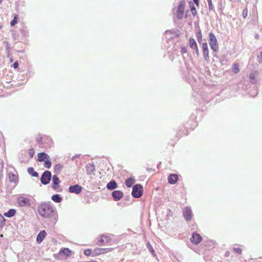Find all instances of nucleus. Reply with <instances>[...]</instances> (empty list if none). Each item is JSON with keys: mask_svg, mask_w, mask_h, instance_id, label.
I'll return each instance as SVG.
<instances>
[{"mask_svg": "<svg viewBox=\"0 0 262 262\" xmlns=\"http://www.w3.org/2000/svg\"><path fill=\"white\" fill-rule=\"evenodd\" d=\"M168 180L170 184H174L178 181V176L176 174H172L168 177Z\"/></svg>", "mask_w": 262, "mask_h": 262, "instance_id": "nucleus-18", "label": "nucleus"}, {"mask_svg": "<svg viewBox=\"0 0 262 262\" xmlns=\"http://www.w3.org/2000/svg\"><path fill=\"white\" fill-rule=\"evenodd\" d=\"M189 45L191 49H193L197 47L195 40L193 38H190L189 39Z\"/></svg>", "mask_w": 262, "mask_h": 262, "instance_id": "nucleus-25", "label": "nucleus"}, {"mask_svg": "<svg viewBox=\"0 0 262 262\" xmlns=\"http://www.w3.org/2000/svg\"><path fill=\"white\" fill-rule=\"evenodd\" d=\"M242 15H243V17L244 18L247 17V16L248 15V10L247 9L243 10Z\"/></svg>", "mask_w": 262, "mask_h": 262, "instance_id": "nucleus-34", "label": "nucleus"}, {"mask_svg": "<svg viewBox=\"0 0 262 262\" xmlns=\"http://www.w3.org/2000/svg\"><path fill=\"white\" fill-rule=\"evenodd\" d=\"M147 248L148 249V250L151 252V254L153 255V256L156 257V253L155 251L154 248L150 245V244L149 242H147Z\"/></svg>", "mask_w": 262, "mask_h": 262, "instance_id": "nucleus-27", "label": "nucleus"}, {"mask_svg": "<svg viewBox=\"0 0 262 262\" xmlns=\"http://www.w3.org/2000/svg\"><path fill=\"white\" fill-rule=\"evenodd\" d=\"M186 52H187L186 48H185V47L182 48V49H181V53L182 54H184V53H186Z\"/></svg>", "mask_w": 262, "mask_h": 262, "instance_id": "nucleus-41", "label": "nucleus"}, {"mask_svg": "<svg viewBox=\"0 0 262 262\" xmlns=\"http://www.w3.org/2000/svg\"><path fill=\"white\" fill-rule=\"evenodd\" d=\"M51 172L50 171H45L41 177L40 181L43 185H47L49 183L51 179Z\"/></svg>", "mask_w": 262, "mask_h": 262, "instance_id": "nucleus-6", "label": "nucleus"}, {"mask_svg": "<svg viewBox=\"0 0 262 262\" xmlns=\"http://www.w3.org/2000/svg\"><path fill=\"white\" fill-rule=\"evenodd\" d=\"M134 179L129 178L125 181V185L128 187H130L135 183Z\"/></svg>", "mask_w": 262, "mask_h": 262, "instance_id": "nucleus-23", "label": "nucleus"}, {"mask_svg": "<svg viewBox=\"0 0 262 262\" xmlns=\"http://www.w3.org/2000/svg\"><path fill=\"white\" fill-rule=\"evenodd\" d=\"M202 240L201 236L196 233H193L192 236L190 238L191 242L195 245L198 244Z\"/></svg>", "mask_w": 262, "mask_h": 262, "instance_id": "nucleus-9", "label": "nucleus"}, {"mask_svg": "<svg viewBox=\"0 0 262 262\" xmlns=\"http://www.w3.org/2000/svg\"><path fill=\"white\" fill-rule=\"evenodd\" d=\"M112 194L115 201H119L123 197V193L120 190L114 191Z\"/></svg>", "mask_w": 262, "mask_h": 262, "instance_id": "nucleus-14", "label": "nucleus"}, {"mask_svg": "<svg viewBox=\"0 0 262 262\" xmlns=\"http://www.w3.org/2000/svg\"><path fill=\"white\" fill-rule=\"evenodd\" d=\"M199 1H189V6L190 7L191 11L193 16L196 15V10L194 7V4L199 6Z\"/></svg>", "mask_w": 262, "mask_h": 262, "instance_id": "nucleus-13", "label": "nucleus"}, {"mask_svg": "<svg viewBox=\"0 0 262 262\" xmlns=\"http://www.w3.org/2000/svg\"><path fill=\"white\" fill-rule=\"evenodd\" d=\"M256 76V72H253L250 74V79L251 80V81L254 83L255 82V77Z\"/></svg>", "mask_w": 262, "mask_h": 262, "instance_id": "nucleus-29", "label": "nucleus"}, {"mask_svg": "<svg viewBox=\"0 0 262 262\" xmlns=\"http://www.w3.org/2000/svg\"><path fill=\"white\" fill-rule=\"evenodd\" d=\"M202 49H203V54L205 60L208 62L209 61V50L208 48V45L207 42H204L202 44Z\"/></svg>", "mask_w": 262, "mask_h": 262, "instance_id": "nucleus-7", "label": "nucleus"}, {"mask_svg": "<svg viewBox=\"0 0 262 262\" xmlns=\"http://www.w3.org/2000/svg\"><path fill=\"white\" fill-rule=\"evenodd\" d=\"M91 250H90V249H87V250H85L84 251V254L85 255H87V256H89L91 254Z\"/></svg>", "mask_w": 262, "mask_h": 262, "instance_id": "nucleus-37", "label": "nucleus"}, {"mask_svg": "<svg viewBox=\"0 0 262 262\" xmlns=\"http://www.w3.org/2000/svg\"><path fill=\"white\" fill-rule=\"evenodd\" d=\"M110 242L111 238L108 236L103 235L101 236L100 240L98 242V244L99 245H104L110 243Z\"/></svg>", "mask_w": 262, "mask_h": 262, "instance_id": "nucleus-11", "label": "nucleus"}, {"mask_svg": "<svg viewBox=\"0 0 262 262\" xmlns=\"http://www.w3.org/2000/svg\"><path fill=\"white\" fill-rule=\"evenodd\" d=\"M234 251L238 254H241L242 253V249L239 248H233Z\"/></svg>", "mask_w": 262, "mask_h": 262, "instance_id": "nucleus-35", "label": "nucleus"}, {"mask_svg": "<svg viewBox=\"0 0 262 262\" xmlns=\"http://www.w3.org/2000/svg\"><path fill=\"white\" fill-rule=\"evenodd\" d=\"M257 61L259 63H262V52L257 56Z\"/></svg>", "mask_w": 262, "mask_h": 262, "instance_id": "nucleus-36", "label": "nucleus"}, {"mask_svg": "<svg viewBox=\"0 0 262 262\" xmlns=\"http://www.w3.org/2000/svg\"><path fill=\"white\" fill-rule=\"evenodd\" d=\"M0 164H1V166H2V169H3V167H4V161H2L1 162Z\"/></svg>", "mask_w": 262, "mask_h": 262, "instance_id": "nucleus-45", "label": "nucleus"}, {"mask_svg": "<svg viewBox=\"0 0 262 262\" xmlns=\"http://www.w3.org/2000/svg\"><path fill=\"white\" fill-rule=\"evenodd\" d=\"M47 233L45 230L41 231L38 234L36 241L38 243H41L46 237Z\"/></svg>", "mask_w": 262, "mask_h": 262, "instance_id": "nucleus-16", "label": "nucleus"}, {"mask_svg": "<svg viewBox=\"0 0 262 262\" xmlns=\"http://www.w3.org/2000/svg\"><path fill=\"white\" fill-rule=\"evenodd\" d=\"M33 152H33V150H30L29 151V154L31 157H32L33 156Z\"/></svg>", "mask_w": 262, "mask_h": 262, "instance_id": "nucleus-44", "label": "nucleus"}, {"mask_svg": "<svg viewBox=\"0 0 262 262\" xmlns=\"http://www.w3.org/2000/svg\"><path fill=\"white\" fill-rule=\"evenodd\" d=\"M194 51L195 52L197 56H198L199 55V49H198V46L196 47V48H194L193 49Z\"/></svg>", "mask_w": 262, "mask_h": 262, "instance_id": "nucleus-40", "label": "nucleus"}, {"mask_svg": "<svg viewBox=\"0 0 262 262\" xmlns=\"http://www.w3.org/2000/svg\"><path fill=\"white\" fill-rule=\"evenodd\" d=\"M86 170L88 174H92L95 170V166L94 164L93 163L87 164L86 166Z\"/></svg>", "mask_w": 262, "mask_h": 262, "instance_id": "nucleus-17", "label": "nucleus"}, {"mask_svg": "<svg viewBox=\"0 0 262 262\" xmlns=\"http://www.w3.org/2000/svg\"><path fill=\"white\" fill-rule=\"evenodd\" d=\"M81 191H82V187L77 184L73 185V186H71L69 187V192L71 193L79 194L81 192Z\"/></svg>", "mask_w": 262, "mask_h": 262, "instance_id": "nucleus-10", "label": "nucleus"}, {"mask_svg": "<svg viewBox=\"0 0 262 262\" xmlns=\"http://www.w3.org/2000/svg\"><path fill=\"white\" fill-rule=\"evenodd\" d=\"M28 172L33 177H37L38 176V174L37 172L35 171L33 168L29 167L28 168Z\"/></svg>", "mask_w": 262, "mask_h": 262, "instance_id": "nucleus-26", "label": "nucleus"}, {"mask_svg": "<svg viewBox=\"0 0 262 262\" xmlns=\"http://www.w3.org/2000/svg\"><path fill=\"white\" fill-rule=\"evenodd\" d=\"M208 42L211 49L214 52H217L219 51V45L217 39L213 33H210L209 34Z\"/></svg>", "mask_w": 262, "mask_h": 262, "instance_id": "nucleus-4", "label": "nucleus"}, {"mask_svg": "<svg viewBox=\"0 0 262 262\" xmlns=\"http://www.w3.org/2000/svg\"><path fill=\"white\" fill-rule=\"evenodd\" d=\"M232 71L235 74L238 73L239 72V69L237 64H233Z\"/></svg>", "mask_w": 262, "mask_h": 262, "instance_id": "nucleus-31", "label": "nucleus"}, {"mask_svg": "<svg viewBox=\"0 0 262 262\" xmlns=\"http://www.w3.org/2000/svg\"><path fill=\"white\" fill-rule=\"evenodd\" d=\"M38 213L42 217L51 218L53 223L58 220L57 213L53 207L49 203H42L37 207Z\"/></svg>", "mask_w": 262, "mask_h": 262, "instance_id": "nucleus-1", "label": "nucleus"}, {"mask_svg": "<svg viewBox=\"0 0 262 262\" xmlns=\"http://www.w3.org/2000/svg\"><path fill=\"white\" fill-rule=\"evenodd\" d=\"M71 251L68 248H62L59 252V255L60 256H70L71 254Z\"/></svg>", "mask_w": 262, "mask_h": 262, "instance_id": "nucleus-12", "label": "nucleus"}, {"mask_svg": "<svg viewBox=\"0 0 262 262\" xmlns=\"http://www.w3.org/2000/svg\"><path fill=\"white\" fill-rule=\"evenodd\" d=\"M196 37L197 38L198 42H200L202 40V34L200 30L199 32H198L196 34Z\"/></svg>", "mask_w": 262, "mask_h": 262, "instance_id": "nucleus-33", "label": "nucleus"}, {"mask_svg": "<svg viewBox=\"0 0 262 262\" xmlns=\"http://www.w3.org/2000/svg\"><path fill=\"white\" fill-rule=\"evenodd\" d=\"M37 157L39 162H43L49 159V156L45 152H40L38 154Z\"/></svg>", "mask_w": 262, "mask_h": 262, "instance_id": "nucleus-15", "label": "nucleus"}, {"mask_svg": "<svg viewBox=\"0 0 262 262\" xmlns=\"http://www.w3.org/2000/svg\"><path fill=\"white\" fill-rule=\"evenodd\" d=\"M51 199L56 203H60L62 201V198L57 194L52 195Z\"/></svg>", "mask_w": 262, "mask_h": 262, "instance_id": "nucleus-24", "label": "nucleus"}, {"mask_svg": "<svg viewBox=\"0 0 262 262\" xmlns=\"http://www.w3.org/2000/svg\"><path fill=\"white\" fill-rule=\"evenodd\" d=\"M16 213V210L14 209H10L7 212H5L4 214L7 217H11L15 215Z\"/></svg>", "mask_w": 262, "mask_h": 262, "instance_id": "nucleus-21", "label": "nucleus"}, {"mask_svg": "<svg viewBox=\"0 0 262 262\" xmlns=\"http://www.w3.org/2000/svg\"><path fill=\"white\" fill-rule=\"evenodd\" d=\"M2 172H3V169H2L1 171H0V178L2 177L3 176Z\"/></svg>", "mask_w": 262, "mask_h": 262, "instance_id": "nucleus-46", "label": "nucleus"}, {"mask_svg": "<svg viewBox=\"0 0 262 262\" xmlns=\"http://www.w3.org/2000/svg\"><path fill=\"white\" fill-rule=\"evenodd\" d=\"M44 166L47 168H50L51 167L52 164L51 162L49 159L44 161Z\"/></svg>", "mask_w": 262, "mask_h": 262, "instance_id": "nucleus-30", "label": "nucleus"}, {"mask_svg": "<svg viewBox=\"0 0 262 262\" xmlns=\"http://www.w3.org/2000/svg\"><path fill=\"white\" fill-rule=\"evenodd\" d=\"M185 3L184 1H181L178 7L176 10H173L174 16L178 19H182L184 14Z\"/></svg>", "mask_w": 262, "mask_h": 262, "instance_id": "nucleus-3", "label": "nucleus"}, {"mask_svg": "<svg viewBox=\"0 0 262 262\" xmlns=\"http://www.w3.org/2000/svg\"><path fill=\"white\" fill-rule=\"evenodd\" d=\"M18 67V63L17 62H15L13 63V67L15 69H16Z\"/></svg>", "mask_w": 262, "mask_h": 262, "instance_id": "nucleus-43", "label": "nucleus"}, {"mask_svg": "<svg viewBox=\"0 0 262 262\" xmlns=\"http://www.w3.org/2000/svg\"><path fill=\"white\" fill-rule=\"evenodd\" d=\"M17 23V15H15L13 19L11 22V26H14Z\"/></svg>", "mask_w": 262, "mask_h": 262, "instance_id": "nucleus-32", "label": "nucleus"}, {"mask_svg": "<svg viewBox=\"0 0 262 262\" xmlns=\"http://www.w3.org/2000/svg\"><path fill=\"white\" fill-rule=\"evenodd\" d=\"M208 6H209V9L210 10L213 9V6L212 4V1H208Z\"/></svg>", "mask_w": 262, "mask_h": 262, "instance_id": "nucleus-39", "label": "nucleus"}, {"mask_svg": "<svg viewBox=\"0 0 262 262\" xmlns=\"http://www.w3.org/2000/svg\"><path fill=\"white\" fill-rule=\"evenodd\" d=\"M143 187L140 184H136L133 186L132 194L135 198H139L142 195Z\"/></svg>", "mask_w": 262, "mask_h": 262, "instance_id": "nucleus-5", "label": "nucleus"}, {"mask_svg": "<svg viewBox=\"0 0 262 262\" xmlns=\"http://www.w3.org/2000/svg\"><path fill=\"white\" fill-rule=\"evenodd\" d=\"M63 166L60 164H57L54 167L55 171L56 172H60L62 169Z\"/></svg>", "mask_w": 262, "mask_h": 262, "instance_id": "nucleus-28", "label": "nucleus"}, {"mask_svg": "<svg viewBox=\"0 0 262 262\" xmlns=\"http://www.w3.org/2000/svg\"><path fill=\"white\" fill-rule=\"evenodd\" d=\"M183 215L185 219L188 221L191 220L192 217L191 210L189 207H185L183 210Z\"/></svg>", "mask_w": 262, "mask_h": 262, "instance_id": "nucleus-8", "label": "nucleus"}, {"mask_svg": "<svg viewBox=\"0 0 262 262\" xmlns=\"http://www.w3.org/2000/svg\"><path fill=\"white\" fill-rule=\"evenodd\" d=\"M86 262H98V261H95V260H92V261H86Z\"/></svg>", "mask_w": 262, "mask_h": 262, "instance_id": "nucleus-47", "label": "nucleus"}, {"mask_svg": "<svg viewBox=\"0 0 262 262\" xmlns=\"http://www.w3.org/2000/svg\"><path fill=\"white\" fill-rule=\"evenodd\" d=\"M52 182L53 184V188L55 189L60 183V181L56 175H54L52 177Z\"/></svg>", "mask_w": 262, "mask_h": 262, "instance_id": "nucleus-19", "label": "nucleus"}, {"mask_svg": "<svg viewBox=\"0 0 262 262\" xmlns=\"http://www.w3.org/2000/svg\"><path fill=\"white\" fill-rule=\"evenodd\" d=\"M4 221H5L4 218L3 217V216L0 215V223H3V222H4Z\"/></svg>", "mask_w": 262, "mask_h": 262, "instance_id": "nucleus-42", "label": "nucleus"}, {"mask_svg": "<svg viewBox=\"0 0 262 262\" xmlns=\"http://www.w3.org/2000/svg\"><path fill=\"white\" fill-rule=\"evenodd\" d=\"M9 179L11 182H16L17 180V176L13 173H9Z\"/></svg>", "mask_w": 262, "mask_h": 262, "instance_id": "nucleus-22", "label": "nucleus"}, {"mask_svg": "<svg viewBox=\"0 0 262 262\" xmlns=\"http://www.w3.org/2000/svg\"><path fill=\"white\" fill-rule=\"evenodd\" d=\"M19 206L21 207H30L32 204V201L29 198L24 196H19L16 200Z\"/></svg>", "mask_w": 262, "mask_h": 262, "instance_id": "nucleus-2", "label": "nucleus"}, {"mask_svg": "<svg viewBox=\"0 0 262 262\" xmlns=\"http://www.w3.org/2000/svg\"><path fill=\"white\" fill-rule=\"evenodd\" d=\"M113 249V248H107V249H102L101 250H103V251H105V253H107V252H110L111 251H112ZM102 253H104V252H103Z\"/></svg>", "mask_w": 262, "mask_h": 262, "instance_id": "nucleus-38", "label": "nucleus"}, {"mask_svg": "<svg viewBox=\"0 0 262 262\" xmlns=\"http://www.w3.org/2000/svg\"><path fill=\"white\" fill-rule=\"evenodd\" d=\"M117 187V184L115 181H111L109 183H107L106 185V187L109 190H113L116 188Z\"/></svg>", "mask_w": 262, "mask_h": 262, "instance_id": "nucleus-20", "label": "nucleus"}]
</instances>
